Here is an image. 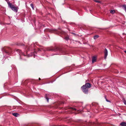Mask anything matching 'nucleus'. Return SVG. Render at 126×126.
Masks as SVG:
<instances>
[{"instance_id":"nucleus-1","label":"nucleus","mask_w":126,"mask_h":126,"mask_svg":"<svg viewBox=\"0 0 126 126\" xmlns=\"http://www.w3.org/2000/svg\"><path fill=\"white\" fill-rule=\"evenodd\" d=\"M91 84L89 83H87L85 85L81 87V89L83 93L86 94H88V93L89 88L91 87Z\"/></svg>"},{"instance_id":"nucleus-2","label":"nucleus","mask_w":126,"mask_h":126,"mask_svg":"<svg viewBox=\"0 0 126 126\" xmlns=\"http://www.w3.org/2000/svg\"><path fill=\"white\" fill-rule=\"evenodd\" d=\"M8 6L13 11L17 12L18 7H15L14 5L12 4L11 3L9 2H7Z\"/></svg>"},{"instance_id":"nucleus-3","label":"nucleus","mask_w":126,"mask_h":126,"mask_svg":"<svg viewBox=\"0 0 126 126\" xmlns=\"http://www.w3.org/2000/svg\"><path fill=\"white\" fill-rule=\"evenodd\" d=\"M47 50L48 51H61V49L58 47H56L54 48L52 47L49 48L47 49Z\"/></svg>"},{"instance_id":"nucleus-4","label":"nucleus","mask_w":126,"mask_h":126,"mask_svg":"<svg viewBox=\"0 0 126 126\" xmlns=\"http://www.w3.org/2000/svg\"><path fill=\"white\" fill-rule=\"evenodd\" d=\"M104 58L106 59L108 54V51L107 50L106 48H105V50H104Z\"/></svg>"},{"instance_id":"nucleus-5","label":"nucleus","mask_w":126,"mask_h":126,"mask_svg":"<svg viewBox=\"0 0 126 126\" xmlns=\"http://www.w3.org/2000/svg\"><path fill=\"white\" fill-rule=\"evenodd\" d=\"M16 51L18 53V54L20 55H23L24 56H25L24 53L23 52H22L21 51V50L19 49H16Z\"/></svg>"},{"instance_id":"nucleus-6","label":"nucleus","mask_w":126,"mask_h":126,"mask_svg":"<svg viewBox=\"0 0 126 126\" xmlns=\"http://www.w3.org/2000/svg\"><path fill=\"white\" fill-rule=\"evenodd\" d=\"M49 94H46L45 96V97L47 99V101L48 102V100L49 99Z\"/></svg>"},{"instance_id":"nucleus-7","label":"nucleus","mask_w":126,"mask_h":126,"mask_svg":"<svg viewBox=\"0 0 126 126\" xmlns=\"http://www.w3.org/2000/svg\"><path fill=\"white\" fill-rule=\"evenodd\" d=\"M120 125L121 126H126V122H121L120 123Z\"/></svg>"},{"instance_id":"nucleus-8","label":"nucleus","mask_w":126,"mask_h":126,"mask_svg":"<svg viewBox=\"0 0 126 126\" xmlns=\"http://www.w3.org/2000/svg\"><path fill=\"white\" fill-rule=\"evenodd\" d=\"M96 61V58L95 57H94L92 58V62L94 63Z\"/></svg>"},{"instance_id":"nucleus-9","label":"nucleus","mask_w":126,"mask_h":126,"mask_svg":"<svg viewBox=\"0 0 126 126\" xmlns=\"http://www.w3.org/2000/svg\"><path fill=\"white\" fill-rule=\"evenodd\" d=\"M12 114L16 117H17L19 115L18 114L16 113H12Z\"/></svg>"},{"instance_id":"nucleus-10","label":"nucleus","mask_w":126,"mask_h":126,"mask_svg":"<svg viewBox=\"0 0 126 126\" xmlns=\"http://www.w3.org/2000/svg\"><path fill=\"white\" fill-rule=\"evenodd\" d=\"M99 37V36L97 35H95L94 36V39H95L98 38Z\"/></svg>"},{"instance_id":"nucleus-11","label":"nucleus","mask_w":126,"mask_h":126,"mask_svg":"<svg viewBox=\"0 0 126 126\" xmlns=\"http://www.w3.org/2000/svg\"><path fill=\"white\" fill-rule=\"evenodd\" d=\"M115 12V11L114 10H111L110 11V13L112 14H114Z\"/></svg>"},{"instance_id":"nucleus-12","label":"nucleus","mask_w":126,"mask_h":126,"mask_svg":"<svg viewBox=\"0 0 126 126\" xmlns=\"http://www.w3.org/2000/svg\"><path fill=\"white\" fill-rule=\"evenodd\" d=\"M70 109L71 110H73L76 111L77 110L76 109V108L73 107L71 108Z\"/></svg>"},{"instance_id":"nucleus-13","label":"nucleus","mask_w":126,"mask_h":126,"mask_svg":"<svg viewBox=\"0 0 126 126\" xmlns=\"http://www.w3.org/2000/svg\"><path fill=\"white\" fill-rule=\"evenodd\" d=\"M30 5H31V6L32 7V8L34 10V7H33V4L32 3Z\"/></svg>"},{"instance_id":"nucleus-14","label":"nucleus","mask_w":126,"mask_h":126,"mask_svg":"<svg viewBox=\"0 0 126 126\" xmlns=\"http://www.w3.org/2000/svg\"><path fill=\"white\" fill-rule=\"evenodd\" d=\"M5 52L6 53L8 54H9L11 52H9V51H5Z\"/></svg>"},{"instance_id":"nucleus-15","label":"nucleus","mask_w":126,"mask_h":126,"mask_svg":"<svg viewBox=\"0 0 126 126\" xmlns=\"http://www.w3.org/2000/svg\"><path fill=\"white\" fill-rule=\"evenodd\" d=\"M65 40H67L68 39V37H65Z\"/></svg>"},{"instance_id":"nucleus-16","label":"nucleus","mask_w":126,"mask_h":126,"mask_svg":"<svg viewBox=\"0 0 126 126\" xmlns=\"http://www.w3.org/2000/svg\"><path fill=\"white\" fill-rule=\"evenodd\" d=\"M95 1L96 2L99 3H100V1H98V0H95Z\"/></svg>"},{"instance_id":"nucleus-17","label":"nucleus","mask_w":126,"mask_h":126,"mask_svg":"<svg viewBox=\"0 0 126 126\" xmlns=\"http://www.w3.org/2000/svg\"><path fill=\"white\" fill-rule=\"evenodd\" d=\"M124 103L126 105V101H124Z\"/></svg>"},{"instance_id":"nucleus-18","label":"nucleus","mask_w":126,"mask_h":126,"mask_svg":"<svg viewBox=\"0 0 126 126\" xmlns=\"http://www.w3.org/2000/svg\"><path fill=\"white\" fill-rule=\"evenodd\" d=\"M92 124V123H90V124H89V126H91V125Z\"/></svg>"},{"instance_id":"nucleus-19","label":"nucleus","mask_w":126,"mask_h":126,"mask_svg":"<svg viewBox=\"0 0 126 126\" xmlns=\"http://www.w3.org/2000/svg\"><path fill=\"white\" fill-rule=\"evenodd\" d=\"M106 101H107V102H109V101H108V100H107V99H106Z\"/></svg>"},{"instance_id":"nucleus-20","label":"nucleus","mask_w":126,"mask_h":126,"mask_svg":"<svg viewBox=\"0 0 126 126\" xmlns=\"http://www.w3.org/2000/svg\"><path fill=\"white\" fill-rule=\"evenodd\" d=\"M125 53L126 54V51H124Z\"/></svg>"},{"instance_id":"nucleus-21","label":"nucleus","mask_w":126,"mask_h":126,"mask_svg":"<svg viewBox=\"0 0 126 126\" xmlns=\"http://www.w3.org/2000/svg\"><path fill=\"white\" fill-rule=\"evenodd\" d=\"M39 80H41V79H40V78H39Z\"/></svg>"},{"instance_id":"nucleus-22","label":"nucleus","mask_w":126,"mask_h":126,"mask_svg":"<svg viewBox=\"0 0 126 126\" xmlns=\"http://www.w3.org/2000/svg\"><path fill=\"white\" fill-rule=\"evenodd\" d=\"M33 54L34 55V53H33V54Z\"/></svg>"}]
</instances>
